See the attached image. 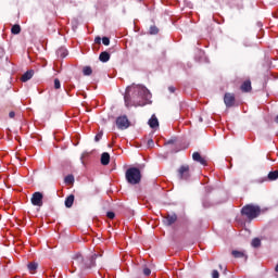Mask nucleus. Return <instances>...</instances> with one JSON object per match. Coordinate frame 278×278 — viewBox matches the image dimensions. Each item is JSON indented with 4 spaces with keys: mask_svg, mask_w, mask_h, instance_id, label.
<instances>
[{
    "mask_svg": "<svg viewBox=\"0 0 278 278\" xmlns=\"http://www.w3.org/2000/svg\"><path fill=\"white\" fill-rule=\"evenodd\" d=\"M150 97L151 92L149 91V89H147V87L132 84L131 86L126 88V92L124 96L125 105L126 108H131V105H134L135 108H142L147 105Z\"/></svg>",
    "mask_w": 278,
    "mask_h": 278,
    "instance_id": "1",
    "label": "nucleus"
},
{
    "mask_svg": "<svg viewBox=\"0 0 278 278\" xmlns=\"http://www.w3.org/2000/svg\"><path fill=\"white\" fill-rule=\"evenodd\" d=\"M262 214V207L255 204H247L241 208V215L245 216L248 220H254Z\"/></svg>",
    "mask_w": 278,
    "mask_h": 278,
    "instance_id": "2",
    "label": "nucleus"
},
{
    "mask_svg": "<svg viewBox=\"0 0 278 278\" xmlns=\"http://www.w3.org/2000/svg\"><path fill=\"white\" fill-rule=\"evenodd\" d=\"M126 181L130 184V186H137L142 181V174L137 167H129L126 170Z\"/></svg>",
    "mask_w": 278,
    "mask_h": 278,
    "instance_id": "3",
    "label": "nucleus"
},
{
    "mask_svg": "<svg viewBox=\"0 0 278 278\" xmlns=\"http://www.w3.org/2000/svg\"><path fill=\"white\" fill-rule=\"evenodd\" d=\"M97 257H101V254H93L91 257L85 258L81 271L83 275L86 270H90L91 268H94L97 266Z\"/></svg>",
    "mask_w": 278,
    "mask_h": 278,
    "instance_id": "4",
    "label": "nucleus"
},
{
    "mask_svg": "<svg viewBox=\"0 0 278 278\" xmlns=\"http://www.w3.org/2000/svg\"><path fill=\"white\" fill-rule=\"evenodd\" d=\"M117 129H121L122 131L125 129H129L131 126V122H129V118H127V115L118 116L115 121Z\"/></svg>",
    "mask_w": 278,
    "mask_h": 278,
    "instance_id": "5",
    "label": "nucleus"
},
{
    "mask_svg": "<svg viewBox=\"0 0 278 278\" xmlns=\"http://www.w3.org/2000/svg\"><path fill=\"white\" fill-rule=\"evenodd\" d=\"M43 199H45V195L42 194V192L36 191V192L33 193V195L30 198V203L35 207H42V205H43L42 200Z\"/></svg>",
    "mask_w": 278,
    "mask_h": 278,
    "instance_id": "6",
    "label": "nucleus"
},
{
    "mask_svg": "<svg viewBox=\"0 0 278 278\" xmlns=\"http://www.w3.org/2000/svg\"><path fill=\"white\" fill-rule=\"evenodd\" d=\"M72 260H73L72 265L75 267V269H77V266H78L81 273L84 269V262L86 261L84 255H81V253H76L73 255Z\"/></svg>",
    "mask_w": 278,
    "mask_h": 278,
    "instance_id": "7",
    "label": "nucleus"
},
{
    "mask_svg": "<svg viewBox=\"0 0 278 278\" xmlns=\"http://www.w3.org/2000/svg\"><path fill=\"white\" fill-rule=\"evenodd\" d=\"M178 177L188 181L190 179V165H181L178 169Z\"/></svg>",
    "mask_w": 278,
    "mask_h": 278,
    "instance_id": "8",
    "label": "nucleus"
},
{
    "mask_svg": "<svg viewBox=\"0 0 278 278\" xmlns=\"http://www.w3.org/2000/svg\"><path fill=\"white\" fill-rule=\"evenodd\" d=\"M224 103H225L226 108H233V105H236V94L225 93Z\"/></svg>",
    "mask_w": 278,
    "mask_h": 278,
    "instance_id": "9",
    "label": "nucleus"
},
{
    "mask_svg": "<svg viewBox=\"0 0 278 278\" xmlns=\"http://www.w3.org/2000/svg\"><path fill=\"white\" fill-rule=\"evenodd\" d=\"M192 160L193 162H198V164H201L202 166H207V159L202 156L199 152H193Z\"/></svg>",
    "mask_w": 278,
    "mask_h": 278,
    "instance_id": "10",
    "label": "nucleus"
},
{
    "mask_svg": "<svg viewBox=\"0 0 278 278\" xmlns=\"http://www.w3.org/2000/svg\"><path fill=\"white\" fill-rule=\"evenodd\" d=\"M165 219L163 220L164 225H166V227H170L172 225H175V223H177V214H167L165 217Z\"/></svg>",
    "mask_w": 278,
    "mask_h": 278,
    "instance_id": "11",
    "label": "nucleus"
},
{
    "mask_svg": "<svg viewBox=\"0 0 278 278\" xmlns=\"http://www.w3.org/2000/svg\"><path fill=\"white\" fill-rule=\"evenodd\" d=\"M148 125L151 127V129H155V127H160V122L157 121V117L155 114L151 116V118L148 122Z\"/></svg>",
    "mask_w": 278,
    "mask_h": 278,
    "instance_id": "12",
    "label": "nucleus"
},
{
    "mask_svg": "<svg viewBox=\"0 0 278 278\" xmlns=\"http://www.w3.org/2000/svg\"><path fill=\"white\" fill-rule=\"evenodd\" d=\"M34 77V70H29L26 73L23 74V76L21 77L22 81H29V79H31Z\"/></svg>",
    "mask_w": 278,
    "mask_h": 278,
    "instance_id": "13",
    "label": "nucleus"
},
{
    "mask_svg": "<svg viewBox=\"0 0 278 278\" xmlns=\"http://www.w3.org/2000/svg\"><path fill=\"white\" fill-rule=\"evenodd\" d=\"M56 55L59 58H61L62 60H64V58H66V55H68V50H66V48L61 47L56 50Z\"/></svg>",
    "mask_w": 278,
    "mask_h": 278,
    "instance_id": "14",
    "label": "nucleus"
},
{
    "mask_svg": "<svg viewBox=\"0 0 278 278\" xmlns=\"http://www.w3.org/2000/svg\"><path fill=\"white\" fill-rule=\"evenodd\" d=\"M101 164L102 166H108V164H110V153L103 152L101 154Z\"/></svg>",
    "mask_w": 278,
    "mask_h": 278,
    "instance_id": "15",
    "label": "nucleus"
},
{
    "mask_svg": "<svg viewBox=\"0 0 278 278\" xmlns=\"http://www.w3.org/2000/svg\"><path fill=\"white\" fill-rule=\"evenodd\" d=\"M251 90H252L251 80L243 81V84L241 85V91L242 92H251Z\"/></svg>",
    "mask_w": 278,
    "mask_h": 278,
    "instance_id": "16",
    "label": "nucleus"
},
{
    "mask_svg": "<svg viewBox=\"0 0 278 278\" xmlns=\"http://www.w3.org/2000/svg\"><path fill=\"white\" fill-rule=\"evenodd\" d=\"M73 203H75V195L70 194L66 199H65V207H73Z\"/></svg>",
    "mask_w": 278,
    "mask_h": 278,
    "instance_id": "17",
    "label": "nucleus"
},
{
    "mask_svg": "<svg viewBox=\"0 0 278 278\" xmlns=\"http://www.w3.org/2000/svg\"><path fill=\"white\" fill-rule=\"evenodd\" d=\"M100 62H110V53L108 51L101 52L99 55Z\"/></svg>",
    "mask_w": 278,
    "mask_h": 278,
    "instance_id": "18",
    "label": "nucleus"
},
{
    "mask_svg": "<svg viewBox=\"0 0 278 278\" xmlns=\"http://www.w3.org/2000/svg\"><path fill=\"white\" fill-rule=\"evenodd\" d=\"M27 268L29 273L34 274L36 273V270H38V263L36 262L28 263Z\"/></svg>",
    "mask_w": 278,
    "mask_h": 278,
    "instance_id": "19",
    "label": "nucleus"
},
{
    "mask_svg": "<svg viewBox=\"0 0 278 278\" xmlns=\"http://www.w3.org/2000/svg\"><path fill=\"white\" fill-rule=\"evenodd\" d=\"M267 177L269 181H275L276 179H278V170L269 172Z\"/></svg>",
    "mask_w": 278,
    "mask_h": 278,
    "instance_id": "20",
    "label": "nucleus"
},
{
    "mask_svg": "<svg viewBox=\"0 0 278 278\" xmlns=\"http://www.w3.org/2000/svg\"><path fill=\"white\" fill-rule=\"evenodd\" d=\"M11 34H14L15 36L21 34V25L18 24L13 25L11 28Z\"/></svg>",
    "mask_w": 278,
    "mask_h": 278,
    "instance_id": "21",
    "label": "nucleus"
},
{
    "mask_svg": "<svg viewBox=\"0 0 278 278\" xmlns=\"http://www.w3.org/2000/svg\"><path fill=\"white\" fill-rule=\"evenodd\" d=\"M65 184H67L68 186L75 184V176L73 175H67L64 179Z\"/></svg>",
    "mask_w": 278,
    "mask_h": 278,
    "instance_id": "22",
    "label": "nucleus"
},
{
    "mask_svg": "<svg viewBox=\"0 0 278 278\" xmlns=\"http://www.w3.org/2000/svg\"><path fill=\"white\" fill-rule=\"evenodd\" d=\"M251 245H252L254 249H257V248L262 247V240H260V238H254V239L252 240Z\"/></svg>",
    "mask_w": 278,
    "mask_h": 278,
    "instance_id": "23",
    "label": "nucleus"
},
{
    "mask_svg": "<svg viewBox=\"0 0 278 278\" xmlns=\"http://www.w3.org/2000/svg\"><path fill=\"white\" fill-rule=\"evenodd\" d=\"M231 255L236 258H241V257H244V252H241V251H237V250H233L231 252Z\"/></svg>",
    "mask_w": 278,
    "mask_h": 278,
    "instance_id": "24",
    "label": "nucleus"
},
{
    "mask_svg": "<svg viewBox=\"0 0 278 278\" xmlns=\"http://www.w3.org/2000/svg\"><path fill=\"white\" fill-rule=\"evenodd\" d=\"M149 34H151V36H155L157 34H160V28H157V26H151Z\"/></svg>",
    "mask_w": 278,
    "mask_h": 278,
    "instance_id": "25",
    "label": "nucleus"
},
{
    "mask_svg": "<svg viewBox=\"0 0 278 278\" xmlns=\"http://www.w3.org/2000/svg\"><path fill=\"white\" fill-rule=\"evenodd\" d=\"M83 73L85 76H90L92 75V67L90 66H85L84 70H83Z\"/></svg>",
    "mask_w": 278,
    "mask_h": 278,
    "instance_id": "26",
    "label": "nucleus"
},
{
    "mask_svg": "<svg viewBox=\"0 0 278 278\" xmlns=\"http://www.w3.org/2000/svg\"><path fill=\"white\" fill-rule=\"evenodd\" d=\"M61 83H60V79L59 78H55L54 79V89L55 90H60V88H61Z\"/></svg>",
    "mask_w": 278,
    "mask_h": 278,
    "instance_id": "27",
    "label": "nucleus"
},
{
    "mask_svg": "<svg viewBox=\"0 0 278 278\" xmlns=\"http://www.w3.org/2000/svg\"><path fill=\"white\" fill-rule=\"evenodd\" d=\"M102 45H104V47H110V38L103 37L102 38Z\"/></svg>",
    "mask_w": 278,
    "mask_h": 278,
    "instance_id": "28",
    "label": "nucleus"
},
{
    "mask_svg": "<svg viewBox=\"0 0 278 278\" xmlns=\"http://www.w3.org/2000/svg\"><path fill=\"white\" fill-rule=\"evenodd\" d=\"M101 138H103V131H100L98 135H96L94 141L99 142V140H101Z\"/></svg>",
    "mask_w": 278,
    "mask_h": 278,
    "instance_id": "29",
    "label": "nucleus"
},
{
    "mask_svg": "<svg viewBox=\"0 0 278 278\" xmlns=\"http://www.w3.org/2000/svg\"><path fill=\"white\" fill-rule=\"evenodd\" d=\"M106 216L111 219L114 220V218L116 217V214L114 212H108Z\"/></svg>",
    "mask_w": 278,
    "mask_h": 278,
    "instance_id": "30",
    "label": "nucleus"
},
{
    "mask_svg": "<svg viewBox=\"0 0 278 278\" xmlns=\"http://www.w3.org/2000/svg\"><path fill=\"white\" fill-rule=\"evenodd\" d=\"M143 275H144L146 277H149V275H151V269H150L149 267H144V268H143Z\"/></svg>",
    "mask_w": 278,
    "mask_h": 278,
    "instance_id": "31",
    "label": "nucleus"
},
{
    "mask_svg": "<svg viewBox=\"0 0 278 278\" xmlns=\"http://www.w3.org/2000/svg\"><path fill=\"white\" fill-rule=\"evenodd\" d=\"M212 278H220V274L218 273V270L214 269L212 271Z\"/></svg>",
    "mask_w": 278,
    "mask_h": 278,
    "instance_id": "32",
    "label": "nucleus"
},
{
    "mask_svg": "<svg viewBox=\"0 0 278 278\" xmlns=\"http://www.w3.org/2000/svg\"><path fill=\"white\" fill-rule=\"evenodd\" d=\"M219 270H224V275H227V267L223 266V264H219Z\"/></svg>",
    "mask_w": 278,
    "mask_h": 278,
    "instance_id": "33",
    "label": "nucleus"
},
{
    "mask_svg": "<svg viewBox=\"0 0 278 278\" xmlns=\"http://www.w3.org/2000/svg\"><path fill=\"white\" fill-rule=\"evenodd\" d=\"M94 42H96L97 45H101V37H96Z\"/></svg>",
    "mask_w": 278,
    "mask_h": 278,
    "instance_id": "34",
    "label": "nucleus"
},
{
    "mask_svg": "<svg viewBox=\"0 0 278 278\" xmlns=\"http://www.w3.org/2000/svg\"><path fill=\"white\" fill-rule=\"evenodd\" d=\"M9 116H10L11 118H14V117L16 116V113H14V111H11V112L9 113Z\"/></svg>",
    "mask_w": 278,
    "mask_h": 278,
    "instance_id": "35",
    "label": "nucleus"
},
{
    "mask_svg": "<svg viewBox=\"0 0 278 278\" xmlns=\"http://www.w3.org/2000/svg\"><path fill=\"white\" fill-rule=\"evenodd\" d=\"M154 142L153 139L148 140V147H153Z\"/></svg>",
    "mask_w": 278,
    "mask_h": 278,
    "instance_id": "36",
    "label": "nucleus"
},
{
    "mask_svg": "<svg viewBox=\"0 0 278 278\" xmlns=\"http://www.w3.org/2000/svg\"><path fill=\"white\" fill-rule=\"evenodd\" d=\"M175 90H176L175 87H173V86L168 87V91H169V92L174 93Z\"/></svg>",
    "mask_w": 278,
    "mask_h": 278,
    "instance_id": "37",
    "label": "nucleus"
},
{
    "mask_svg": "<svg viewBox=\"0 0 278 278\" xmlns=\"http://www.w3.org/2000/svg\"><path fill=\"white\" fill-rule=\"evenodd\" d=\"M3 55H5V52L3 51V49H0V58H3Z\"/></svg>",
    "mask_w": 278,
    "mask_h": 278,
    "instance_id": "38",
    "label": "nucleus"
},
{
    "mask_svg": "<svg viewBox=\"0 0 278 278\" xmlns=\"http://www.w3.org/2000/svg\"><path fill=\"white\" fill-rule=\"evenodd\" d=\"M173 142H175V140L170 139L167 141V144H173Z\"/></svg>",
    "mask_w": 278,
    "mask_h": 278,
    "instance_id": "39",
    "label": "nucleus"
},
{
    "mask_svg": "<svg viewBox=\"0 0 278 278\" xmlns=\"http://www.w3.org/2000/svg\"><path fill=\"white\" fill-rule=\"evenodd\" d=\"M275 123H277L278 124V115L276 116V118H275Z\"/></svg>",
    "mask_w": 278,
    "mask_h": 278,
    "instance_id": "40",
    "label": "nucleus"
}]
</instances>
